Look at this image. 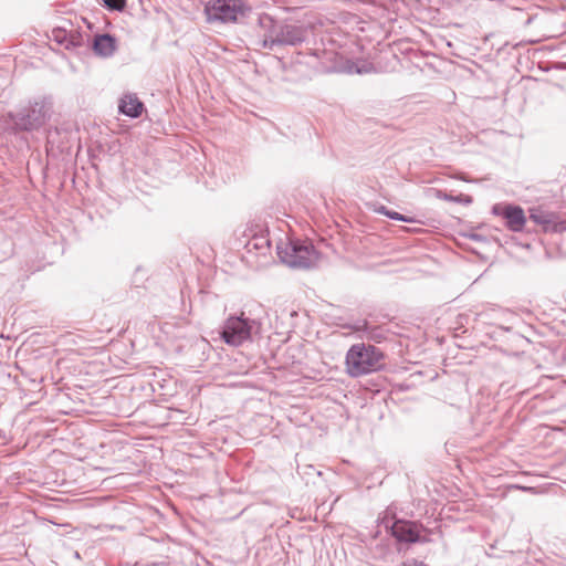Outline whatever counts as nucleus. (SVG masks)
<instances>
[{
    "label": "nucleus",
    "mask_w": 566,
    "mask_h": 566,
    "mask_svg": "<svg viewBox=\"0 0 566 566\" xmlns=\"http://www.w3.org/2000/svg\"><path fill=\"white\" fill-rule=\"evenodd\" d=\"M386 527H390L392 536L399 542L427 543L429 541L428 538L420 536L421 526L413 522L395 521L391 526L386 525Z\"/></svg>",
    "instance_id": "nucleus-7"
},
{
    "label": "nucleus",
    "mask_w": 566,
    "mask_h": 566,
    "mask_svg": "<svg viewBox=\"0 0 566 566\" xmlns=\"http://www.w3.org/2000/svg\"><path fill=\"white\" fill-rule=\"evenodd\" d=\"M530 219L542 226L545 232H563L566 230V220H562L556 213L541 209H532Z\"/></svg>",
    "instance_id": "nucleus-8"
},
{
    "label": "nucleus",
    "mask_w": 566,
    "mask_h": 566,
    "mask_svg": "<svg viewBox=\"0 0 566 566\" xmlns=\"http://www.w3.org/2000/svg\"><path fill=\"white\" fill-rule=\"evenodd\" d=\"M463 201H464V202H467V203H470V202H471V198H469V197H468V198H465V200H463Z\"/></svg>",
    "instance_id": "nucleus-21"
},
{
    "label": "nucleus",
    "mask_w": 566,
    "mask_h": 566,
    "mask_svg": "<svg viewBox=\"0 0 566 566\" xmlns=\"http://www.w3.org/2000/svg\"><path fill=\"white\" fill-rule=\"evenodd\" d=\"M280 260L290 268L311 269L318 264L321 254L310 242L289 240L277 245Z\"/></svg>",
    "instance_id": "nucleus-3"
},
{
    "label": "nucleus",
    "mask_w": 566,
    "mask_h": 566,
    "mask_svg": "<svg viewBox=\"0 0 566 566\" xmlns=\"http://www.w3.org/2000/svg\"><path fill=\"white\" fill-rule=\"evenodd\" d=\"M388 218H390L392 220L403 221V222L411 221V219H409L408 217L400 214L399 212H396V211H389Z\"/></svg>",
    "instance_id": "nucleus-16"
},
{
    "label": "nucleus",
    "mask_w": 566,
    "mask_h": 566,
    "mask_svg": "<svg viewBox=\"0 0 566 566\" xmlns=\"http://www.w3.org/2000/svg\"><path fill=\"white\" fill-rule=\"evenodd\" d=\"M54 38L57 42L64 44L65 43V46L67 48L69 46V43H66V40H65V34L63 33L62 30H56L54 31Z\"/></svg>",
    "instance_id": "nucleus-18"
},
{
    "label": "nucleus",
    "mask_w": 566,
    "mask_h": 566,
    "mask_svg": "<svg viewBox=\"0 0 566 566\" xmlns=\"http://www.w3.org/2000/svg\"><path fill=\"white\" fill-rule=\"evenodd\" d=\"M259 23L263 30L262 48L272 50L274 46H277L279 43L275 41V35H279L280 23L275 22L269 14H262Z\"/></svg>",
    "instance_id": "nucleus-10"
},
{
    "label": "nucleus",
    "mask_w": 566,
    "mask_h": 566,
    "mask_svg": "<svg viewBox=\"0 0 566 566\" xmlns=\"http://www.w3.org/2000/svg\"><path fill=\"white\" fill-rule=\"evenodd\" d=\"M376 211L380 214L388 217L390 210H388L385 206H380L379 208L376 209Z\"/></svg>",
    "instance_id": "nucleus-20"
},
{
    "label": "nucleus",
    "mask_w": 566,
    "mask_h": 566,
    "mask_svg": "<svg viewBox=\"0 0 566 566\" xmlns=\"http://www.w3.org/2000/svg\"><path fill=\"white\" fill-rule=\"evenodd\" d=\"M382 358L384 355L377 347L364 343L354 344L345 357L346 373L354 378L370 374L380 369Z\"/></svg>",
    "instance_id": "nucleus-2"
},
{
    "label": "nucleus",
    "mask_w": 566,
    "mask_h": 566,
    "mask_svg": "<svg viewBox=\"0 0 566 566\" xmlns=\"http://www.w3.org/2000/svg\"><path fill=\"white\" fill-rule=\"evenodd\" d=\"M279 35L275 41L279 45H296L306 39L307 30L303 27L293 24H281L279 27Z\"/></svg>",
    "instance_id": "nucleus-9"
},
{
    "label": "nucleus",
    "mask_w": 566,
    "mask_h": 566,
    "mask_svg": "<svg viewBox=\"0 0 566 566\" xmlns=\"http://www.w3.org/2000/svg\"><path fill=\"white\" fill-rule=\"evenodd\" d=\"M439 198H442L447 201H455V202H460L462 201V199H460L459 197H453L452 195H448V193H443L441 195V192H439Z\"/></svg>",
    "instance_id": "nucleus-19"
},
{
    "label": "nucleus",
    "mask_w": 566,
    "mask_h": 566,
    "mask_svg": "<svg viewBox=\"0 0 566 566\" xmlns=\"http://www.w3.org/2000/svg\"><path fill=\"white\" fill-rule=\"evenodd\" d=\"M105 6L112 10H123L125 7V0H103Z\"/></svg>",
    "instance_id": "nucleus-14"
},
{
    "label": "nucleus",
    "mask_w": 566,
    "mask_h": 566,
    "mask_svg": "<svg viewBox=\"0 0 566 566\" xmlns=\"http://www.w3.org/2000/svg\"><path fill=\"white\" fill-rule=\"evenodd\" d=\"M249 11L244 0H210L205 6L208 22H235Z\"/></svg>",
    "instance_id": "nucleus-4"
},
{
    "label": "nucleus",
    "mask_w": 566,
    "mask_h": 566,
    "mask_svg": "<svg viewBox=\"0 0 566 566\" xmlns=\"http://www.w3.org/2000/svg\"><path fill=\"white\" fill-rule=\"evenodd\" d=\"M269 245H270V242L266 238H264V237L254 238V243H253L254 248L262 249V248H266Z\"/></svg>",
    "instance_id": "nucleus-15"
},
{
    "label": "nucleus",
    "mask_w": 566,
    "mask_h": 566,
    "mask_svg": "<svg viewBox=\"0 0 566 566\" xmlns=\"http://www.w3.org/2000/svg\"><path fill=\"white\" fill-rule=\"evenodd\" d=\"M492 211L494 214L503 217L507 228L514 232L522 231L525 226L526 218L523 209L518 206L497 203L493 206Z\"/></svg>",
    "instance_id": "nucleus-6"
},
{
    "label": "nucleus",
    "mask_w": 566,
    "mask_h": 566,
    "mask_svg": "<svg viewBox=\"0 0 566 566\" xmlns=\"http://www.w3.org/2000/svg\"><path fill=\"white\" fill-rule=\"evenodd\" d=\"M346 71L350 74H368L373 73L375 67L368 61H356L348 63Z\"/></svg>",
    "instance_id": "nucleus-13"
},
{
    "label": "nucleus",
    "mask_w": 566,
    "mask_h": 566,
    "mask_svg": "<svg viewBox=\"0 0 566 566\" xmlns=\"http://www.w3.org/2000/svg\"><path fill=\"white\" fill-rule=\"evenodd\" d=\"M94 51L101 56H111L115 52V39L108 34L97 35L94 40Z\"/></svg>",
    "instance_id": "nucleus-12"
},
{
    "label": "nucleus",
    "mask_w": 566,
    "mask_h": 566,
    "mask_svg": "<svg viewBox=\"0 0 566 566\" xmlns=\"http://www.w3.org/2000/svg\"><path fill=\"white\" fill-rule=\"evenodd\" d=\"M53 113V102L50 97L34 98L27 107L17 114H9L13 132H33L43 127Z\"/></svg>",
    "instance_id": "nucleus-1"
},
{
    "label": "nucleus",
    "mask_w": 566,
    "mask_h": 566,
    "mask_svg": "<svg viewBox=\"0 0 566 566\" xmlns=\"http://www.w3.org/2000/svg\"><path fill=\"white\" fill-rule=\"evenodd\" d=\"M253 322L241 316H230L223 325L222 339L231 346H240L251 337Z\"/></svg>",
    "instance_id": "nucleus-5"
},
{
    "label": "nucleus",
    "mask_w": 566,
    "mask_h": 566,
    "mask_svg": "<svg viewBox=\"0 0 566 566\" xmlns=\"http://www.w3.org/2000/svg\"><path fill=\"white\" fill-rule=\"evenodd\" d=\"M400 566H429V565H427L426 563L418 560L416 558H409V559L405 560L403 563H401Z\"/></svg>",
    "instance_id": "nucleus-17"
},
{
    "label": "nucleus",
    "mask_w": 566,
    "mask_h": 566,
    "mask_svg": "<svg viewBox=\"0 0 566 566\" xmlns=\"http://www.w3.org/2000/svg\"><path fill=\"white\" fill-rule=\"evenodd\" d=\"M119 112L129 117H138L143 111V103L134 94L124 95L118 105Z\"/></svg>",
    "instance_id": "nucleus-11"
}]
</instances>
